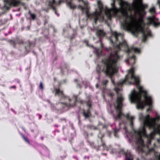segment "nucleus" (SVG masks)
<instances>
[{
    "instance_id": "f257e3e1",
    "label": "nucleus",
    "mask_w": 160,
    "mask_h": 160,
    "mask_svg": "<svg viewBox=\"0 0 160 160\" xmlns=\"http://www.w3.org/2000/svg\"><path fill=\"white\" fill-rule=\"evenodd\" d=\"M109 39L110 43L115 46L116 48L113 50L111 47L107 48V50L108 51H111V52H113L117 51L118 54L119 55L118 52L121 50V47H122L126 48V52L128 53L132 52L135 53H139L140 52V50L139 48H135L133 47L129 48L127 42L123 39V37L120 33H118L116 32H112L111 36L109 38Z\"/></svg>"
},
{
    "instance_id": "f03ea898",
    "label": "nucleus",
    "mask_w": 160,
    "mask_h": 160,
    "mask_svg": "<svg viewBox=\"0 0 160 160\" xmlns=\"http://www.w3.org/2000/svg\"><path fill=\"white\" fill-rule=\"evenodd\" d=\"M129 83L130 84H135L137 86V88L139 90L138 92H136L135 90H134V92L131 94L132 95L130 97L132 102L136 103L137 108L138 109L143 108L146 105L145 101L141 100L142 94H143L144 98L147 102L146 104L149 105V106H152V98L150 96L147 95V92L143 90V87L140 86L139 84L137 85L135 82L132 83L130 82Z\"/></svg>"
},
{
    "instance_id": "7ed1b4c3",
    "label": "nucleus",
    "mask_w": 160,
    "mask_h": 160,
    "mask_svg": "<svg viewBox=\"0 0 160 160\" xmlns=\"http://www.w3.org/2000/svg\"><path fill=\"white\" fill-rule=\"evenodd\" d=\"M120 59V56L118 54L117 51H115L110 52L108 55V58L105 59L104 62L105 65V74L106 75L108 76L113 84L115 83L112 76L117 71L115 67Z\"/></svg>"
},
{
    "instance_id": "20e7f679",
    "label": "nucleus",
    "mask_w": 160,
    "mask_h": 160,
    "mask_svg": "<svg viewBox=\"0 0 160 160\" xmlns=\"http://www.w3.org/2000/svg\"><path fill=\"white\" fill-rule=\"evenodd\" d=\"M122 14L125 17L124 22L122 24L124 29L129 31H133L135 32H141L142 33V41L146 42L147 38V35L145 33L144 28L141 26L138 27H134V22L136 21L135 16L131 14L129 15L126 10H123Z\"/></svg>"
},
{
    "instance_id": "39448f33",
    "label": "nucleus",
    "mask_w": 160,
    "mask_h": 160,
    "mask_svg": "<svg viewBox=\"0 0 160 160\" xmlns=\"http://www.w3.org/2000/svg\"><path fill=\"white\" fill-rule=\"evenodd\" d=\"M123 100V98L122 97L121 94H120V96L117 97L116 100L117 105H115V107L117 110L116 112L117 113L116 116H114L113 118L115 120L121 119L122 117L123 116L128 120H130V124L132 128L133 127V120L134 117L133 116H130L129 113H127L126 115L123 113L122 111V102Z\"/></svg>"
},
{
    "instance_id": "423d86ee",
    "label": "nucleus",
    "mask_w": 160,
    "mask_h": 160,
    "mask_svg": "<svg viewBox=\"0 0 160 160\" xmlns=\"http://www.w3.org/2000/svg\"><path fill=\"white\" fill-rule=\"evenodd\" d=\"M86 136L85 138L87 139V142L88 145L94 149L97 150H105L108 149V147L105 144L104 141H102L98 139L95 142L90 140L88 138V134L87 132L86 133Z\"/></svg>"
},
{
    "instance_id": "0eeeda50",
    "label": "nucleus",
    "mask_w": 160,
    "mask_h": 160,
    "mask_svg": "<svg viewBox=\"0 0 160 160\" xmlns=\"http://www.w3.org/2000/svg\"><path fill=\"white\" fill-rule=\"evenodd\" d=\"M98 5L99 11L98 12L96 11L92 13L89 14L87 11L86 12V14L88 18L94 20L95 23L99 20V18L101 16V13L104 9L103 4L100 1L98 2Z\"/></svg>"
},
{
    "instance_id": "6e6552de",
    "label": "nucleus",
    "mask_w": 160,
    "mask_h": 160,
    "mask_svg": "<svg viewBox=\"0 0 160 160\" xmlns=\"http://www.w3.org/2000/svg\"><path fill=\"white\" fill-rule=\"evenodd\" d=\"M54 91L55 96H58L61 99L65 100H68L69 102H72V100L68 96L64 95L63 90H61L59 88H54Z\"/></svg>"
},
{
    "instance_id": "1a4fd4ad",
    "label": "nucleus",
    "mask_w": 160,
    "mask_h": 160,
    "mask_svg": "<svg viewBox=\"0 0 160 160\" xmlns=\"http://www.w3.org/2000/svg\"><path fill=\"white\" fill-rule=\"evenodd\" d=\"M158 2L160 8V1H158ZM147 19L148 22V24H152L155 27H158L160 26V22H159L158 19L155 17H150Z\"/></svg>"
},
{
    "instance_id": "9d476101",
    "label": "nucleus",
    "mask_w": 160,
    "mask_h": 160,
    "mask_svg": "<svg viewBox=\"0 0 160 160\" xmlns=\"http://www.w3.org/2000/svg\"><path fill=\"white\" fill-rule=\"evenodd\" d=\"M138 142V147L136 148V150L138 151L139 153H143L145 152L144 148L145 146L144 144V141L142 138H139L137 141Z\"/></svg>"
},
{
    "instance_id": "9b49d317",
    "label": "nucleus",
    "mask_w": 160,
    "mask_h": 160,
    "mask_svg": "<svg viewBox=\"0 0 160 160\" xmlns=\"http://www.w3.org/2000/svg\"><path fill=\"white\" fill-rule=\"evenodd\" d=\"M128 73L131 74L130 79L131 80L133 79L134 82L138 85L140 83L139 78L138 76H136L134 75V68H132L128 70Z\"/></svg>"
},
{
    "instance_id": "f8f14e48",
    "label": "nucleus",
    "mask_w": 160,
    "mask_h": 160,
    "mask_svg": "<svg viewBox=\"0 0 160 160\" xmlns=\"http://www.w3.org/2000/svg\"><path fill=\"white\" fill-rule=\"evenodd\" d=\"M68 106V104L65 102H58L55 104L53 108L57 111H61Z\"/></svg>"
},
{
    "instance_id": "ddd939ff",
    "label": "nucleus",
    "mask_w": 160,
    "mask_h": 160,
    "mask_svg": "<svg viewBox=\"0 0 160 160\" xmlns=\"http://www.w3.org/2000/svg\"><path fill=\"white\" fill-rule=\"evenodd\" d=\"M132 7L133 9L134 10L135 13H138L139 14H141V12L139 8L138 7V4L137 1H134L133 2L132 4Z\"/></svg>"
},
{
    "instance_id": "4468645a",
    "label": "nucleus",
    "mask_w": 160,
    "mask_h": 160,
    "mask_svg": "<svg viewBox=\"0 0 160 160\" xmlns=\"http://www.w3.org/2000/svg\"><path fill=\"white\" fill-rule=\"evenodd\" d=\"M24 45L25 51L28 53L30 51V48L32 45V42H31L29 40H28L24 43Z\"/></svg>"
},
{
    "instance_id": "2eb2a0df",
    "label": "nucleus",
    "mask_w": 160,
    "mask_h": 160,
    "mask_svg": "<svg viewBox=\"0 0 160 160\" xmlns=\"http://www.w3.org/2000/svg\"><path fill=\"white\" fill-rule=\"evenodd\" d=\"M150 116L149 114L147 115L146 118L144 121V124L145 125H147L149 128V129L151 128H155L152 124L149 121V119L150 118Z\"/></svg>"
},
{
    "instance_id": "dca6fc26",
    "label": "nucleus",
    "mask_w": 160,
    "mask_h": 160,
    "mask_svg": "<svg viewBox=\"0 0 160 160\" xmlns=\"http://www.w3.org/2000/svg\"><path fill=\"white\" fill-rule=\"evenodd\" d=\"M142 132L144 136L148 138H149L151 139H152L153 138L152 132L149 135H148L147 134L146 130L144 126H143L142 128Z\"/></svg>"
},
{
    "instance_id": "f3484780",
    "label": "nucleus",
    "mask_w": 160,
    "mask_h": 160,
    "mask_svg": "<svg viewBox=\"0 0 160 160\" xmlns=\"http://www.w3.org/2000/svg\"><path fill=\"white\" fill-rule=\"evenodd\" d=\"M56 4L55 0H52V1H50L49 2L48 6L51 8H52L53 11H55V13L56 14H57L56 11V7L54 6V5Z\"/></svg>"
},
{
    "instance_id": "a211bd4d",
    "label": "nucleus",
    "mask_w": 160,
    "mask_h": 160,
    "mask_svg": "<svg viewBox=\"0 0 160 160\" xmlns=\"http://www.w3.org/2000/svg\"><path fill=\"white\" fill-rule=\"evenodd\" d=\"M69 68L68 65L64 62H62L61 63V65L59 67L61 71L62 72H63L64 70L65 69H68Z\"/></svg>"
},
{
    "instance_id": "6ab92c4d",
    "label": "nucleus",
    "mask_w": 160,
    "mask_h": 160,
    "mask_svg": "<svg viewBox=\"0 0 160 160\" xmlns=\"http://www.w3.org/2000/svg\"><path fill=\"white\" fill-rule=\"evenodd\" d=\"M83 116L85 118H89L91 115L90 111L89 109H88L87 111L83 110V112L82 113Z\"/></svg>"
},
{
    "instance_id": "aec40b11",
    "label": "nucleus",
    "mask_w": 160,
    "mask_h": 160,
    "mask_svg": "<svg viewBox=\"0 0 160 160\" xmlns=\"http://www.w3.org/2000/svg\"><path fill=\"white\" fill-rule=\"evenodd\" d=\"M96 34L98 37H101L104 36L106 35V33L103 30L99 29L97 31Z\"/></svg>"
},
{
    "instance_id": "412c9836",
    "label": "nucleus",
    "mask_w": 160,
    "mask_h": 160,
    "mask_svg": "<svg viewBox=\"0 0 160 160\" xmlns=\"http://www.w3.org/2000/svg\"><path fill=\"white\" fill-rule=\"evenodd\" d=\"M72 0H70L68 2L67 4V6L69 7V8L71 9H74L76 8V6L72 3Z\"/></svg>"
},
{
    "instance_id": "4be33fe9",
    "label": "nucleus",
    "mask_w": 160,
    "mask_h": 160,
    "mask_svg": "<svg viewBox=\"0 0 160 160\" xmlns=\"http://www.w3.org/2000/svg\"><path fill=\"white\" fill-rule=\"evenodd\" d=\"M133 155L131 152H129L125 157V160H133Z\"/></svg>"
},
{
    "instance_id": "5701e85b",
    "label": "nucleus",
    "mask_w": 160,
    "mask_h": 160,
    "mask_svg": "<svg viewBox=\"0 0 160 160\" xmlns=\"http://www.w3.org/2000/svg\"><path fill=\"white\" fill-rule=\"evenodd\" d=\"M130 152L128 151V150L125 151L124 149L123 148L121 149L119 151V154H122L123 155H124L125 156H126L127 154H128L129 152Z\"/></svg>"
},
{
    "instance_id": "b1692460",
    "label": "nucleus",
    "mask_w": 160,
    "mask_h": 160,
    "mask_svg": "<svg viewBox=\"0 0 160 160\" xmlns=\"http://www.w3.org/2000/svg\"><path fill=\"white\" fill-rule=\"evenodd\" d=\"M129 79V78L128 77V75H126L125 76V79L123 80L121 82H118V85H122L123 84H125L126 83L127 80H128Z\"/></svg>"
},
{
    "instance_id": "393cba45",
    "label": "nucleus",
    "mask_w": 160,
    "mask_h": 160,
    "mask_svg": "<svg viewBox=\"0 0 160 160\" xmlns=\"http://www.w3.org/2000/svg\"><path fill=\"white\" fill-rule=\"evenodd\" d=\"M105 134L103 133H102L101 131H99L98 135V138L99 140L102 141H104L103 140V138L104 137Z\"/></svg>"
},
{
    "instance_id": "a878e982",
    "label": "nucleus",
    "mask_w": 160,
    "mask_h": 160,
    "mask_svg": "<svg viewBox=\"0 0 160 160\" xmlns=\"http://www.w3.org/2000/svg\"><path fill=\"white\" fill-rule=\"evenodd\" d=\"M105 13L108 18L111 19V14L110 11L108 9L105 11Z\"/></svg>"
},
{
    "instance_id": "bb28decb",
    "label": "nucleus",
    "mask_w": 160,
    "mask_h": 160,
    "mask_svg": "<svg viewBox=\"0 0 160 160\" xmlns=\"http://www.w3.org/2000/svg\"><path fill=\"white\" fill-rule=\"evenodd\" d=\"M14 7H18L20 5L21 2L20 1H17L14 0L12 2Z\"/></svg>"
},
{
    "instance_id": "cd10ccee",
    "label": "nucleus",
    "mask_w": 160,
    "mask_h": 160,
    "mask_svg": "<svg viewBox=\"0 0 160 160\" xmlns=\"http://www.w3.org/2000/svg\"><path fill=\"white\" fill-rule=\"evenodd\" d=\"M87 128L88 129H92L94 130L98 129V128H97L95 126L91 124H89L87 125Z\"/></svg>"
},
{
    "instance_id": "c85d7f7f",
    "label": "nucleus",
    "mask_w": 160,
    "mask_h": 160,
    "mask_svg": "<svg viewBox=\"0 0 160 160\" xmlns=\"http://www.w3.org/2000/svg\"><path fill=\"white\" fill-rule=\"evenodd\" d=\"M20 134L23 140L29 144H30V142L28 139L26 138L22 134L20 133Z\"/></svg>"
},
{
    "instance_id": "c756f323",
    "label": "nucleus",
    "mask_w": 160,
    "mask_h": 160,
    "mask_svg": "<svg viewBox=\"0 0 160 160\" xmlns=\"http://www.w3.org/2000/svg\"><path fill=\"white\" fill-rule=\"evenodd\" d=\"M20 134L23 140L29 144H30V142L28 139L26 138L22 134L20 133Z\"/></svg>"
},
{
    "instance_id": "7c9ffc66",
    "label": "nucleus",
    "mask_w": 160,
    "mask_h": 160,
    "mask_svg": "<svg viewBox=\"0 0 160 160\" xmlns=\"http://www.w3.org/2000/svg\"><path fill=\"white\" fill-rule=\"evenodd\" d=\"M20 134L23 140L29 144H30V142L28 139L26 138L22 134L20 133Z\"/></svg>"
},
{
    "instance_id": "2f4dec72",
    "label": "nucleus",
    "mask_w": 160,
    "mask_h": 160,
    "mask_svg": "<svg viewBox=\"0 0 160 160\" xmlns=\"http://www.w3.org/2000/svg\"><path fill=\"white\" fill-rule=\"evenodd\" d=\"M73 97L75 98V99L73 100V103H72V105H71V104L69 103V105H70L71 106H74L75 105L77 101V96L74 95Z\"/></svg>"
},
{
    "instance_id": "473e14b6",
    "label": "nucleus",
    "mask_w": 160,
    "mask_h": 160,
    "mask_svg": "<svg viewBox=\"0 0 160 160\" xmlns=\"http://www.w3.org/2000/svg\"><path fill=\"white\" fill-rule=\"evenodd\" d=\"M119 132V129H115L114 131V135L116 137H118V133Z\"/></svg>"
},
{
    "instance_id": "72a5a7b5",
    "label": "nucleus",
    "mask_w": 160,
    "mask_h": 160,
    "mask_svg": "<svg viewBox=\"0 0 160 160\" xmlns=\"http://www.w3.org/2000/svg\"><path fill=\"white\" fill-rule=\"evenodd\" d=\"M138 22L140 23H142L143 22L144 20L142 16H141L138 19Z\"/></svg>"
},
{
    "instance_id": "f704fd0d",
    "label": "nucleus",
    "mask_w": 160,
    "mask_h": 160,
    "mask_svg": "<svg viewBox=\"0 0 160 160\" xmlns=\"http://www.w3.org/2000/svg\"><path fill=\"white\" fill-rule=\"evenodd\" d=\"M126 2L121 0V2L120 3V5L121 7H124L126 5Z\"/></svg>"
},
{
    "instance_id": "c9c22d12",
    "label": "nucleus",
    "mask_w": 160,
    "mask_h": 160,
    "mask_svg": "<svg viewBox=\"0 0 160 160\" xmlns=\"http://www.w3.org/2000/svg\"><path fill=\"white\" fill-rule=\"evenodd\" d=\"M151 119L153 123H155L156 120H159L160 119V117H158L156 118H152Z\"/></svg>"
},
{
    "instance_id": "e433bc0d",
    "label": "nucleus",
    "mask_w": 160,
    "mask_h": 160,
    "mask_svg": "<svg viewBox=\"0 0 160 160\" xmlns=\"http://www.w3.org/2000/svg\"><path fill=\"white\" fill-rule=\"evenodd\" d=\"M11 0H4V1L5 4H8L9 5H11Z\"/></svg>"
},
{
    "instance_id": "4c0bfd02",
    "label": "nucleus",
    "mask_w": 160,
    "mask_h": 160,
    "mask_svg": "<svg viewBox=\"0 0 160 160\" xmlns=\"http://www.w3.org/2000/svg\"><path fill=\"white\" fill-rule=\"evenodd\" d=\"M154 130L155 132H157L160 135V129L159 128H154Z\"/></svg>"
},
{
    "instance_id": "58836bf2",
    "label": "nucleus",
    "mask_w": 160,
    "mask_h": 160,
    "mask_svg": "<svg viewBox=\"0 0 160 160\" xmlns=\"http://www.w3.org/2000/svg\"><path fill=\"white\" fill-rule=\"evenodd\" d=\"M149 11L151 13H153L155 12V9L154 7H152L149 9Z\"/></svg>"
},
{
    "instance_id": "ea45409f",
    "label": "nucleus",
    "mask_w": 160,
    "mask_h": 160,
    "mask_svg": "<svg viewBox=\"0 0 160 160\" xmlns=\"http://www.w3.org/2000/svg\"><path fill=\"white\" fill-rule=\"evenodd\" d=\"M113 2L111 3V5L112 7V8L113 9H115L116 8L115 6V0H113Z\"/></svg>"
},
{
    "instance_id": "a19ab883",
    "label": "nucleus",
    "mask_w": 160,
    "mask_h": 160,
    "mask_svg": "<svg viewBox=\"0 0 160 160\" xmlns=\"http://www.w3.org/2000/svg\"><path fill=\"white\" fill-rule=\"evenodd\" d=\"M8 42H9L11 45H12L15 42L12 40L10 39L8 40Z\"/></svg>"
},
{
    "instance_id": "79ce46f5",
    "label": "nucleus",
    "mask_w": 160,
    "mask_h": 160,
    "mask_svg": "<svg viewBox=\"0 0 160 160\" xmlns=\"http://www.w3.org/2000/svg\"><path fill=\"white\" fill-rule=\"evenodd\" d=\"M108 80H105L103 81L102 82V84L104 86H105L106 87V85L107 83L108 82Z\"/></svg>"
},
{
    "instance_id": "37998d69",
    "label": "nucleus",
    "mask_w": 160,
    "mask_h": 160,
    "mask_svg": "<svg viewBox=\"0 0 160 160\" xmlns=\"http://www.w3.org/2000/svg\"><path fill=\"white\" fill-rule=\"evenodd\" d=\"M82 42L83 43H86V45L87 46H89V45H88V40H86V39L84 40H83Z\"/></svg>"
},
{
    "instance_id": "c03bdc74",
    "label": "nucleus",
    "mask_w": 160,
    "mask_h": 160,
    "mask_svg": "<svg viewBox=\"0 0 160 160\" xmlns=\"http://www.w3.org/2000/svg\"><path fill=\"white\" fill-rule=\"evenodd\" d=\"M30 16L32 19L33 20H34L36 17V15H35V14L33 13L31 14V15H30Z\"/></svg>"
},
{
    "instance_id": "a18cd8bd",
    "label": "nucleus",
    "mask_w": 160,
    "mask_h": 160,
    "mask_svg": "<svg viewBox=\"0 0 160 160\" xmlns=\"http://www.w3.org/2000/svg\"><path fill=\"white\" fill-rule=\"evenodd\" d=\"M39 88L40 89L42 90L43 89V85L42 83V82H41L40 83Z\"/></svg>"
},
{
    "instance_id": "49530a36",
    "label": "nucleus",
    "mask_w": 160,
    "mask_h": 160,
    "mask_svg": "<svg viewBox=\"0 0 160 160\" xmlns=\"http://www.w3.org/2000/svg\"><path fill=\"white\" fill-rule=\"evenodd\" d=\"M88 100L86 101V103L87 104V103H91V98H90V97H87V98Z\"/></svg>"
},
{
    "instance_id": "de8ad7c7",
    "label": "nucleus",
    "mask_w": 160,
    "mask_h": 160,
    "mask_svg": "<svg viewBox=\"0 0 160 160\" xmlns=\"http://www.w3.org/2000/svg\"><path fill=\"white\" fill-rule=\"evenodd\" d=\"M17 43L18 44H23L24 43L23 41L22 40H18Z\"/></svg>"
},
{
    "instance_id": "09e8293b",
    "label": "nucleus",
    "mask_w": 160,
    "mask_h": 160,
    "mask_svg": "<svg viewBox=\"0 0 160 160\" xmlns=\"http://www.w3.org/2000/svg\"><path fill=\"white\" fill-rule=\"evenodd\" d=\"M142 7L143 10H144V9H146L148 8V5H144L142 4Z\"/></svg>"
},
{
    "instance_id": "8fccbe9b",
    "label": "nucleus",
    "mask_w": 160,
    "mask_h": 160,
    "mask_svg": "<svg viewBox=\"0 0 160 160\" xmlns=\"http://www.w3.org/2000/svg\"><path fill=\"white\" fill-rule=\"evenodd\" d=\"M87 106L88 107V109H89V110L90 111V109L92 107V105L91 103H87L86 104Z\"/></svg>"
},
{
    "instance_id": "3c124183",
    "label": "nucleus",
    "mask_w": 160,
    "mask_h": 160,
    "mask_svg": "<svg viewBox=\"0 0 160 160\" xmlns=\"http://www.w3.org/2000/svg\"><path fill=\"white\" fill-rule=\"evenodd\" d=\"M131 58L132 59H133V64H135V59H136V57L134 55H133L131 57Z\"/></svg>"
},
{
    "instance_id": "603ef678",
    "label": "nucleus",
    "mask_w": 160,
    "mask_h": 160,
    "mask_svg": "<svg viewBox=\"0 0 160 160\" xmlns=\"http://www.w3.org/2000/svg\"><path fill=\"white\" fill-rule=\"evenodd\" d=\"M63 121H64L65 122H66V119L65 118H61L59 120V122H61Z\"/></svg>"
},
{
    "instance_id": "864d4df0",
    "label": "nucleus",
    "mask_w": 160,
    "mask_h": 160,
    "mask_svg": "<svg viewBox=\"0 0 160 160\" xmlns=\"http://www.w3.org/2000/svg\"><path fill=\"white\" fill-rule=\"evenodd\" d=\"M147 36H151L152 35L151 32L150 31H148L147 32Z\"/></svg>"
},
{
    "instance_id": "5fc2aeb1",
    "label": "nucleus",
    "mask_w": 160,
    "mask_h": 160,
    "mask_svg": "<svg viewBox=\"0 0 160 160\" xmlns=\"http://www.w3.org/2000/svg\"><path fill=\"white\" fill-rule=\"evenodd\" d=\"M77 88H82V85L81 84L79 83H77Z\"/></svg>"
},
{
    "instance_id": "6e6d98bb",
    "label": "nucleus",
    "mask_w": 160,
    "mask_h": 160,
    "mask_svg": "<svg viewBox=\"0 0 160 160\" xmlns=\"http://www.w3.org/2000/svg\"><path fill=\"white\" fill-rule=\"evenodd\" d=\"M109 96L111 97L112 98L113 96H114V94L112 92H110V93L108 94Z\"/></svg>"
},
{
    "instance_id": "4d7b16f0",
    "label": "nucleus",
    "mask_w": 160,
    "mask_h": 160,
    "mask_svg": "<svg viewBox=\"0 0 160 160\" xmlns=\"http://www.w3.org/2000/svg\"><path fill=\"white\" fill-rule=\"evenodd\" d=\"M9 88L10 89L13 88L14 89H16V86L15 85L13 86L10 87H9Z\"/></svg>"
},
{
    "instance_id": "13d9d810",
    "label": "nucleus",
    "mask_w": 160,
    "mask_h": 160,
    "mask_svg": "<svg viewBox=\"0 0 160 160\" xmlns=\"http://www.w3.org/2000/svg\"><path fill=\"white\" fill-rule=\"evenodd\" d=\"M78 8H79V9L80 8H81L82 10H83V8L82 7V6L81 5H79L78 6Z\"/></svg>"
},
{
    "instance_id": "bf43d9fd",
    "label": "nucleus",
    "mask_w": 160,
    "mask_h": 160,
    "mask_svg": "<svg viewBox=\"0 0 160 160\" xmlns=\"http://www.w3.org/2000/svg\"><path fill=\"white\" fill-rule=\"evenodd\" d=\"M13 47L14 48H16V43L15 42L14 44L12 45Z\"/></svg>"
},
{
    "instance_id": "052dcab7",
    "label": "nucleus",
    "mask_w": 160,
    "mask_h": 160,
    "mask_svg": "<svg viewBox=\"0 0 160 160\" xmlns=\"http://www.w3.org/2000/svg\"><path fill=\"white\" fill-rule=\"evenodd\" d=\"M20 5H21L22 6H24L25 5V3L22 2H21Z\"/></svg>"
},
{
    "instance_id": "680f3d73",
    "label": "nucleus",
    "mask_w": 160,
    "mask_h": 160,
    "mask_svg": "<svg viewBox=\"0 0 160 160\" xmlns=\"http://www.w3.org/2000/svg\"><path fill=\"white\" fill-rule=\"evenodd\" d=\"M119 89H117L116 90V93H117V94H118V95L119 94V93H118V90H119Z\"/></svg>"
},
{
    "instance_id": "e2e57ef3",
    "label": "nucleus",
    "mask_w": 160,
    "mask_h": 160,
    "mask_svg": "<svg viewBox=\"0 0 160 160\" xmlns=\"http://www.w3.org/2000/svg\"><path fill=\"white\" fill-rule=\"evenodd\" d=\"M32 13L31 12V11L30 10H29L28 12V14H30V15H31V14H32Z\"/></svg>"
},
{
    "instance_id": "0e129e2a",
    "label": "nucleus",
    "mask_w": 160,
    "mask_h": 160,
    "mask_svg": "<svg viewBox=\"0 0 160 160\" xmlns=\"http://www.w3.org/2000/svg\"><path fill=\"white\" fill-rule=\"evenodd\" d=\"M78 80L77 79H75L74 80V82H77Z\"/></svg>"
},
{
    "instance_id": "69168bd1",
    "label": "nucleus",
    "mask_w": 160,
    "mask_h": 160,
    "mask_svg": "<svg viewBox=\"0 0 160 160\" xmlns=\"http://www.w3.org/2000/svg\"><path fill=\"white\" fill-rule=\"evenodd\" d=\"M84 2L83 0H78V2Z\"/></svg>"
},
{
    "instance_id": "338daca9",
    "label": "nucleus",
    "mask_w": 160,
    "mask_h": 160,
    "mask_svg": "<svg viewBox=\"0 0 160 160\" xmlns=\"http://www.w3.org/2000/svg\"><path fill=\"white\" fill-rule=\"evenodd\" d=\"M53 126L55 127H58V125L57 124H54Z\"/></svg>"
},
{
    "instance_id": "774afa93",
    "label": "nucleus",
    "mask_w": 160,
    "mask_h": 160,
    "mask_svg": "<svg viewBox=\"0 0 160 160\" xmlns=\"http://www.w3.org/2000/svg\"><path fill=\"white\" fill-rule=\"evenodd\" d=\"M42 115L41 114H39V119H40L42 118Z\"/></svg>"
}]
</instances>
